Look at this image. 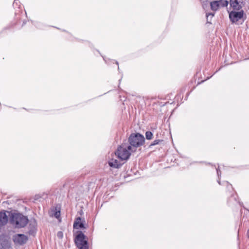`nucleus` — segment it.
I'll use <instances>...</instances> for the list:
<instances>
[{
  "mask_svg": "<svg viewBox=\"0 0 249 249\" xmlns=\"http://www.w3.org/2000/svg\"><path fill=\"white\" fill-rule=\"evenodd\" d=\"M145 138L142 134L136 132L131 133L125 142L128 145V149L131 151H136L137 149L145 143Z\"/></svg>",
  "mask_w": 249,
  "mask_h": 249,
  "instance_id": "nucleus-1",
  "label": "nucleus"
},
{
  "mask_svg": "<svg viewBox=\"0 0 249 249\" xmlns=\"http://www.w3.org/2000/svg\"><path fill=\"white\" fill-rule=\"evenodd\" d=\"M27 216L20 213H11L10 216V222L11 224L17 228H23L28 223Z\"/></svg>",
  "mask_w": 249,
  "mask_h": 249,
  "instance_id": "nucleus-2",
  "label": "nucleus"
},
{
  "mask_svg": "<svg viewBox=\"0 0 249 249\" xmlns=\"http://www.w3.org/2000/svg\"><path fill=\"white\" fill-rule=\"evenodd\" d=\"M74 242L78 249H89L87 237L82 231L76 232Z\"/></svg>",
  "mask_w": 249,
  "mask_h": 249,
  "instance_id": "nucleus-3",
  "label": "nucleus"
},
{
  "mask_svg": "<svg viewBox=\"0 0 249 249\" xmlns=\"http://www.w3.org/2000/svg\"><path fill=\"white\" fill-rule=\"evenodd\" d=\"M127 147L128 145L125 142H124L122 145L118 147L115 154L119 159L122 160H127L129 158L131 153L135 152V151H131L129 150Z\"/></svg>",
  "mask_w": 249,
  "mask_h": 249,
  "instance_id": "nucleus-4",
  "label": "nucleus"
},
{
  "mask_svg": "<svg viewBox=\"0 0 249 249\" xmlns=\"http://www.w3.org/2000/svg\"><path fill=\"white\" fill-rule=\"evenodd\" d=\"M245 12L244 10L231 11L229 12V17L230 21L232 23H236L239 20L243 18Z\"/></svg>",
  "mask_w": 249,
  "mask_h": 249,
  "instance_id": "nucleus-5",
  "label": "nucleus"
},
{
  "mask_svg": "<svg viewBox=\"0 0 249 249\" xmlns=\"http://www.w3.org/2000/svg\"><path fill=\"white\" fill-rule=\"evenodd\" d=\"M28 237L23 234H17L13 236V240L16 244L23 245L28 241Z\"/></svg>",
  "mask_w": 249,
  "mask_h": 249,
  "instance_id": "nucleus-6",
  "label": "nucleus"
},
{
  "mask_svg": "<svg viewBox=\"0 0 249 249\" xmlns=\"http://www.w3.org/2000/svg\"><path fill=\"white\" fill-rule=\"evenodd\" d=\"M61 207L59 204H57L51 209V216H53L59 220H60Z\"/></svg>",
  "mask_w": 249,
  "mask_h": 249,
  "instance_id": "nucleus-7",
  "label": "nucleus"
},
{
  "mask_svg": "<svg viewBox=\"0 0 249 249\" xmlns=\"http://www.w3.org/2000/svg\"><path fill=\"white\" fill-rule=\"evenodd\" d=\"M228 203L229 205H236L239 203L241 206H242L243 203L241 204L238 201V197L236 194H233L229 198Z\"/></svg>",
  "mask_w": 249,
  "mask_h": 249,
  "instance_id": "nucleus-8",
  "label": "nucleus"
},
{
  "mask_svg": "<svg viewBox=\"0 0 249 249\" xmlns=\"http://www.w3.org/2000/svg\"><path fill=\"white\" fill-rule=\"evenodd\" d=\"M6 212L5 211L0 212V227L5 225L8 221V217Z\"/></svg>",
  "mask_w": 249,
  "mask_h": 249,
  "instance_id": "nucleus-9",
  "label": "nucleus"
},
{
  "mask_svg": "<svg viewBox=\"0 0 249 249\" xmlns=\"http://www.w3.org/2000/svg\"><path fill=\"white\" fill-rule=\"evenodd\" d=\"M230 6L233 8V11H240L242 10V6L239 3L238 0H230Z\"/></svg>",
  "mask_w": 249,
  "mask_h": 249,
  "instance_id": "nucleus-10",
  "label": "nucleus"
},
{
  "mask_svg": "<svg viewBox=\"0 0 249 249\" xmlns=\"http://www.w3.org/2000/svg\"><path fill=\"white\" fill-rule=\"evenodd\" d=\"M73 228L75 229H81L85 228L84 224L83 221H81V218L77 217L73 223Z\"/></svg>",
  "mask_w": 249,
  "mask_h": 249,
  "instance_id": "nucleus-11",
  "label": "nucleus"
},
{
  "mask_svg": "<svg viewBox=\"0 0 249 249\" xmlns=\"http://www.w3.org/2000/svg\"><path fill=\"white\" fill-rule=\"evenodd\" d=\"M110 167L115 168H119L122 165V163H120L117 160L112 159L108 162Z\"/></svg>",
  "mask_w": 249,
  "mask_h": 249,
  "instance_id": "nucleus-12",
  "label": "nucleus"
},
{
  "mask_svg": "<svg viewBox=\"0 0 249 249\" xmlns=\"http://www.w3.org/2000/svg\"><path fill=\"white\" fill-rule=\"evenodd\" d=\"M36 231V222L35 220H34L33 224L30 223L29 225V230L28 231V233L30 235H35Z\"/></svg>",
  "mask_w": 249,
  "mask_h": 249,
  "instance_id": "nucleus-13",
  "label": "nucleus"
},
{
  "mask_svg": "<svg viewBox=\"0 0 249 249\" xmlns=\"http://www.w3.org/2000/svg\"><path fill=\"white\" fill-rule=\"evenodd\" d=\"M211 8L213 11H217L220 7L218 5V1L216 0H213L210 2Z\"/></svg>",
  "mask_w": 249,
  "mask_h": 249,
  "instance_id": "nucleus-14",
  "label": "nucleus"
},
{
  "mask_svg": "<svg viewBox=\"0 0 249 249\" xmlns=\"http://www.w3.org/2000/svg\"><path fill=\"white\" fill-rule=\"evenodd\" d=\"M221 185L225 186L226 187L227 190L230 192H231V191L233 190V188H232V185L227 181H223L221 183Z\"/></svg>",
  "mask_w": 249,
  "mask_h": 249,
  "instance_id": "nucleus-15",
  "label": "nucleus"
},
{
  "mask_svg": "<svg viewBox=\"0 0 249 249\" xmlns=\"http://www.w3.org/2000/svg\"><path fill=\"white\" fill-rule=\"evenodd\" d=\"M218 1V5H219V7H224L227 6L229 2L227 0H216Z\"/></svg>",
  "mask_w": 249,
  "mask_h": 249,
  "instance_id": "nucleus-16",
  "label": "nucleus"
},
{
  "mask_svg": "<svg viewBox=\"0 0 249 249\" xmlns=\"http://www.w3.org/2000/svg\"><path fill=\"white\" fill-rule=\"evenodd\" d=\"M153 134L151 131H147L146 132L145 138L147 140H151L153 138Z\"/></svg>",
  "mask_w": 249,
  "mask_h": 249,
  "instance_id": "nucleus-17",
  "label": "nucleus"
},
{
  "mask_svg": "<svg viewBox=\"0 0 249 249\" xmlns=\"http://www.w3.org/2000/svg\"><path fill=\"white\" fill-rule=\"evenodd\" d=\"M216 170L217 172V176L218 178V179L217 180V182L219 185H221V181H220V177L221 175V171L219 169V167L217 168H216Z\"/></svg>",
  "mask_w": 249,
  "mask_h": 249,
  "instance_id": "nucleus-18",
  "label": "nucleus"
},
{
  "mask_svg": "<svg viewBox=\"0 0 249 249\" xmlns=\"http://www.w3.org/2000/svg\"><path fill=\"white\" fill-rule=\"evenodd\" d=\"M163 142V140H155L149 145L150 147L156 145L160 143V142Z\"/></svg>",
  "mask_w": 249,
  "mask_h": 249,
  "instance_id": "nucleus-19",
  "label": "nucleus"
},
{
  "mask_svg": "<svg viewBox=\"0 0 249 249\" xmlns=\"http://www.w3.org/2000/svg\"><path fill=\"white\" fill-rule=\"evenodd\" d=\"M214 13H210L209 14H206L207 20V22L208 23H211L210 21H209V17L211 16V17L212 18L214 16Z\"/></svg>",
  "mask_w": 249,
  "mask_h": 249,
  "instance_id": "nucleus-20",
  "label": "nucleus"
},
{
  "mask_svg": "<svg viewBox=\"0 0 249 249\" xmlns=\"http://www.w3.org/2000/svg\"><path fill=\"white\" fill-rule=\"evenodd\" d=\"M57 237L60 238V239H62L63 237V233L62 231H59L57 232Z\"/></svg>",
  "mask_w": 249,
  "mask_h": 249,
  "instance_id": "nucleus-21",
  "label": "nucleus"
},
{
  "mask_svg": "<svg viewBox=\"0 0 249 249\" xmlns=\"http://www.w3.org/2000/svg\"><path fill=\"white\" fill-rule=\"evenodd\" d=\"M186 87H184L183 88H182L181 90H180V93H179V96H180L181 94H183L186 90Z\"/></svg>",
  "mask_w": 249,
  "mask_h": 249,
  "instance_id": "nucleus-22",
  "label": "nucleus"
},
{
  "mask_svg": "<svg viewBox=\"0 0 249 249\" xmlns=\"http://www.w3.org/2000/svg\"><path fill=\"white\" fill-rule=\"evenodd\" d=\"M103 57V58L104 59V60L105 61V63L108 64V61H109L110 59H107L104 56H102Z\"/></svg>",
  "mask_w": 249,
  "mask_h": 249,
  "instance_id": "nucleus-23",
  "label": "nucleus"
},
{
  "mask_svg": "<svg viewBox=\"0 0 249 249\" xmlns=\"http://www.w3.org/2000/svg\"><path fill=\"white\" fill-rule=\"evenodd\" d=\"M110 61H112V62H115V63L118 66V71H119L120 70V68H119V63L118 61H115V60H111Z\"/></svg>",
  "mask_w": 249,
  "mask_h": 249,
  "instance_id": "nucleus-24",
  "label": "nucleus"
},
{
  "mask_svg": "<svg viewBox=\"0 0 249 249\" xmlns=\"http://www.w3.org/2000/svg\"><path fill=\"white\" fill-rule=\"evenodd\" d=\"M202 6H203V8L204 9L205 8V7H207V4L203 3L202 4Z\"/></svg>",
  "mask_w": 249,
  "mask_h": 249,
  "instance_id": "nucleus-25",
  "label": "nucleus"
},
{
  "mask_svg": "<svg viewBox=\"0 0 249 249\" xmlns=\"http://www.w3.org/2000/svg\"><path fill=\"white\" fill-rule=\"evenodd\" d=\"M247 236H248V237L249 238V230L248 231V232H247Z\"/></svg>",
  "mask_w": 249,
  "mask_h": 249,
  "instance_id": "nucleus-26",
  "label": "nucleus"
},
{
  "mask_svg": "<svg viewBox=\"0 0 249 249\" xmlns=\"http://www.w3.org/2000/svg\"><path fill=\"white\" fill-rule=\"evenodd\" d=\"M8 249H13L10 245L9 246Z\"/></svg>",
  "mask_w": 249,
  "mask_h": 249,
  "instance_id": "nucleus-27",
  "label": "nucleus"
},
{
  "mask_svg": "<svg viewBox=\"0 0 249 249\" xmlns=\"http://www.w3.org/2000/svg\"><path fill=\"white\" fill-rule=\"evenodd\" d=\"M15 4H17V2H16V0H15V1L13 3V6H14Z\"/></svg>",
  "mask_w": 249,
  "mask_h": 249,
  "instance_id": "nucleus-28",
  "label": "nucleus"
},
{
  "mask_svg": "<svg viewBox=\"0 0 249 249\" xmlns=\"http://www.w3.org/2000/svg\"><path fill=\"white\" fill-rule=\"evenodd\" d=\"M83 213V211L81 210L80 212V214L81 215Z\"/></svg>",
  "mask_w": 249,
  "mask_h": 249,
  "instance_id": "nucleus-29",
  "label": "nucleus"
},
{
  "mask_svg": "<svg viewBox=\"0 0 249 249\" xmlns=\"http://www.w3.org/2000/svg\"><path fill=\"white\" fill-rule=\"evenodd\" d=\"M192 91V90H191L190 91V92H188V93H187V96L189 95L190 93Z\"/></svg>",
  "mask_w": 249,
  "mask_h": 249,
  "instance_id": "nucleus-30",
  "label": "nucleus"
}]
</instances>
